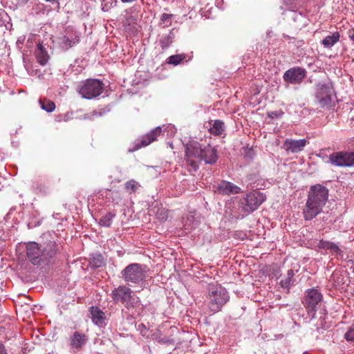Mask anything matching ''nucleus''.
Masks as SVG:
<instances>
[{
	"label": "nucleus",
	"mask_w": 354,
	"mask_h": 354,
	"mask_svg": "<svg viewBox=\"0 0 354 354\" xmlns=\"http://www.w3.org/2000/svg\"><path fill=\"white\" fill-rule=\"evenodd\" d=\"M344 338L347 342H354V326L349 327L348 330L344 334Z\"/></svg>",
	"instance_id": "38"
},
{
	"label": "nucleus",
	"mask_w": 354,
	"mask_h": 354,
	"mask_svg": "<svg viewBox=\"0 0 354 354\" xmlns=\"http://www.w3.org/2000/svg\"><path fill=\"white\" fill-rule=\"evenodd\" d=\"M162 129L160 127H156L150 133L138 138L134 142L133 147L129 149V151L133 152L138 150L141 147L148 146L149 144L156 140L157 137L160 135Z\"/></svg>",
	"instance_id": "13"
},
{
	"label": "nucleus",
	"mask_w": 354,
	"mask_h": 354,
	"mask_svg": "<svg viewBox=\"0 0 354 354\" xmlns=\"http://www.w3.org/2000/svg\"><path fill=\"white\" fill-rule=\"evenodd\" d=\"M59 246L55 241H49L42 247V264H55L59 259Z\"/></svg>",
	"instance_id": "8"
},
{
	"label": "nucleus",
	"mask_w": 354,
	"mask_h": 354,
	"mask_svg": "<svg viewBox=\"0 0 354 354\" xmlns=\"http://www.w3.org/2000/svg\"><path fill=\"white\" fill-rule=\"evenodd\" d=\"M157 217L159 220L165 221L168 218V212L167 210L160 209L157 212Z\"/></svg>",
	"instance_id": "40"
},
{
	"label": "nucleus",
	"mask_w": 354,
	"mask_h": 354,
	"mask_svg": "<svg viewBox=\"0 0 354 354\" xmlns=\"http://www.w3.org/2000/svg\"><path fill=\"white\" fill-rule=\"evenodd\" d=\"M124 3H130L136 1V0H120Z\"/></svg>",
	"instance_id": "49"
},
{
	"label": "nucleus",
	"mask_w": 354,
	"mask_h": 354,
	"mask_svg": "<svg viewBox=\"0 0 354 354\" xmlns=\"http://www.w3.org/2000/svg\"><path fill=\"white\" fill-rule=\"evenodd\" d=\"M353 271H354V266L353 267Z\"/></svg>",
	"instance_id": "51"
},
{
	"label": "nucleus",
	"mask_w": 354,
	"mask_h": 354,
	"mask_svg": "<svg viewBox=\"0 0 354 354\" xmlns=\"http://www.w3.org/2000/svg\"><path fill=\"white\" fill-rule=\"evenodd\" d=\"M0 354H8L4 345L0 343Z\"/></svg>",
	"instance_id": "46"
},
{
	"label": "nucleus",
	"mask_w": 354,
	"mask_h": 354,
	"mask_svg": "<svg viewBox=\"0 0 354 354\" xmlns=\"http://www.w3.org/2000/svg\"><path fill=\"white\" fill-rule=\"evenodd\" d=\"M90 313L93 322L99 327H104L106 326L105 313L97 306H91Z\"/></svg>",
	"instance_id": "19"
},
{
	"label": "nucleus",
	"mask_w": 354,
	"mask_h": 354,
	"mask_svg": "<svg viewBox=\"0 0 354 354\" xmlns=\"http://www.w3.org/2000/svg\"><path fill=\"white\" fill-rule=\"evenodd\" d=\"M218 192L223 195H230L232 194H239L241 192V188L232 183L223 180L217 187Z\"/></svg>",
	"instance_id": "18"
},
{
	"label": "nucleus",
	"mask_w": 354,
	"mask_h": 354,
	"mask_svg": "<svg viewBox=\"0 0 354 354\" xmlns=\"http://www.w3.org/2000/svg\"><path fill=\"white\" fill-rule=\"evenodd\" d=\"M292 279L286 277L285 279L281 280L280 284L283 288H289L292 285Z\"/></svg>",
	"instance_id": "42"
},
{
	"label": "nucleus",
	"mask_w": 354,
	"mask_h": 354,
	"mask_svg": "<svg viewBox=\"0 0 354 354\" xmlns=\"http://www.w3.org/2000/svg\"><path fill=\"white\" fill-rule=\"evenodd\" d=\"M140 187V184L134 179L127 181L124 185L125 191L129 194L135 193Z\"/></svg>",
	"instance_id": "28"
},
{
	"label": "nucleus",
	"mask_w": 354,
	"mask_h": 354,
	"mask_svg": "<svg viewBox=\"0 0 354 354\" xmlns=\"http://www.w3.org/2000/svg\"><path fill=\"white\" fill-rule=\"evenodd\" d=\"M339 33L335 32L331 35H328L324 38L321 43L325 48H330L339 40Z\"/></svg>",
	"instance_id": "25"
},
{
	"label": "nucleus",
	"mask_w": 354,
	"mask_h": 354,
	"mask_svg": "<svg viewBox=\"0 0 354 354\" xmlns=\"http://www.w3.org/2000/svg\"><path fill=\"white\" fill-rule=\"evenodd\" d=\"M284 115V112L282 110L269 111L267 113L269 119L274 120L275 118H281Z\"/></svg>",
	"instance_id": "37"
},
{
	"label": "nucleus",
	"mask_w": 354,
	"mask_h": 354,
	"mask_svg": "<svg viewBox=\"0 0 354 354\" xmlns=\"http://www.w3.org/2000/svg\"><path fill=\"white\" fill-rule=\"evenodd\" d=\"M88 342V337L79 331H75L70 337V346L74 352L82 350Z\"/></svg>",
	"instance_id": "15"
},
{
	"label": "nucleus",
	"mask_w": 354,
	"mask_h": 354,
	"mask_svg": "<svg viewBox=\"0 0 354 354\" xmlns=\"http://www.w3.org/2000/svg\"><path fill=\"white\" fill-rule=\"evenodd\" d=\"M46 2L50 3L53 6H55L54 9L59 10L60 8L59 0H45Z\"/></svg>",
	"instance_id": "44"
},
{
	"label": "nucleus",
	"mask_w": 354,
	"mask_h": 354,
	"mask_svg": "<svg viewBox=\"0 0 354 354\" xmlns=\"http://www.w3.org/2000/svg\"><path fill=\"white\" fill-rule=\"evenodd\" d=\"M104 83L100 79L90 78L82 82L80 88H104Z\"/></svg>",
	"instance_id": "22"
},
{
	"label": "nucleus",
	"mask_w": 354,
	"mask_h": 354,
	"mask_svg": "<svg viewBox=\"0 0 354 354\" xmlns=\"http://www.w3.org/2000/svg\"><path fill=\"white\" fill-rule=\"evenodd\" d=\"M183 223L185 230H191L195 227L196 221L193 215L189 214L183 218Z\"/></svg>",
	"instance_id": "31"
},
{
	"label": "nucleus",
	"mask_w": 354,
	"mask_h": 354,
	"mask_svg": "<svg viewBox=\"0 0 354 354\" xmlns=\"http://www.w3.org/2000/svg\"><path fill=\"white\" fill-rule=\"evenodd\" d=\"M26 257L32 264H42V246L36 242H29L26 245Z\"/></svg>",
	"instance_id": "12"
},
{
	"label": "nucleus",
	"mask_w": 354,
	"mask_h": 354,
	"mask_svg": "<svg viewBox=\"0 0 354 354\" xmlns=\"http://www.w3.org/2000/svg\"><path fill=\"white\" fill-rule=\"evenodd\" d=\"M39 103L41 108L48 113L53 111L55 109V103L46 98L39 99Z\"/></svg>",
	"instance_id": "30"
},
{
	"label": "nucleus",
	"mask_w": 354,
	"mask_h": 354,
	"mask_svg": "<svg viewBox=\"0 0 354 354\" xmlns=\"http://www.w3.org/2000/svg\"><path fill=\"white\" fill-rule=\"evenodd\" d=\"M174 33L171 30L169 34L162 35L159 41V44L162 49L168 48L173 41Z\"/></svg>",
	"instance_id": "29"
},
{
	"label": "nucleus",
	"mask_w": 354,
	"mask_h": 354,
	"mask_svg": "<svg viewBox=\"0 0 354 354\" xmlns=\"http://www.w3.org/2000/svg\"><path fill=\"white\" fill-rule=\"evenodd\" d=\"M23 62L27 73L30 75L37 76L38 77L42 75L41 70L38 68V66L35 63L28 60L25 57L23 58Z\"/></svg>",
	"instance_id": "24"
},
{
	"label": "nucleus",
	"mask_w": 354,
	"mask_h": 354,
	"mask_svg": "<svg viewBox=\"0 0 354 354\" xmlns=\"http://www.w3.org/2000/svg\"><path fill=\"white\" fill-rule=\"evenodd\" d=\"M328 198V189L324 185L310 186L303 214L306 221H310L320 214Z\"/></svg>",
	"instance_id": "1"
},
{
	"label": "nucleus",
	"mask_w": 354,
	"mask_h": 354,
	"mask_svg": "<svg viewBox=\"0 0 354 354\" xmlns=\"http://www.w3.org/2000/svg\"><path fill=\"white\" fill-rule=\"evenodd\" d=\"M306 75V71L299 66L292 67L286 71L283 74L285 82L290 84H299Z\"/></svg>",
	"instance_id": "14"
},
{
	"label": "nucleus",
	"mask_w": 354,
	"mask_h": 354,
	"mask_svg": "<svg viewBox=\"0 0 354 354\" xmlns=\"http://www.w3.org/2000/svg\"><path fill=\"white\" fill-rule=\"evenodd\" d=\"M348 38L354 42V28H351L347 32Z\"/></svg>",
	"instance_id": "45"
},
{
	"label": "nucleus",
	"mask_w": 354,
	"mask_h": 354,
	"mask_svg": "<svg viewBox=\"0 0 354 354\" xmlns=\"http://www.w3.org/2000/svg\"><path fill=\"white\" fill-rule=\"evenodd\" d=\"M317 247L319 249L329 250L330 252L336 255H343V252L339 246L336 243L329 241H325L324 239L320 240L317 243Z\"/></svg>",
	"instance_id": "21"
},
{
	"label": "nucleus",
	"mask_w": 354,
	"mask_h": 354,
	"mask_svg": "<svg viewBox=\"0 0 354 354\" xmlns=\"http://www.w3.org/2000/svg\"><path fill=\"white\" fill-rule=\"evenodd\" d=\"M147 266L144 264L132 263L129 264L120 272L121 278L127 285L131 287L140 286L147 275Z\"/></svg>",
	"instance_id": "2"
},
{
	"label": "nucleus",
	"mask_w": 354,
	"mask_h": 354,
	"mask_svg": "<svg viewBox=\"0 0 354 354\" xmlns=\"http://www.w3.org/2000/svg\"><path fill=\"white\" fill-rule=\"evenodd\" d=\"M173 15L163 13L160 17V26L163 28L169 27L171 25Z\"/></svg>",
	"instance_id": "34"
},
{
	"label": "nucleus",
	"mask_w": 354,
	"mask_h": 354,
	"mask_svg": "<svg viewBox=\"0 0 354 354\" xmlns=\"http://www.w3.org/2000/svg\"><path fill=\"white\" fill-rule=\"evenodd\" d=\"M333 280H334L335 282H337L338 283H339L340 282L343 283V282H342V279H339V277H337V279H335L336 274H334L333 275Z\"/></svg>",
	"instance_id": "48"
},
{
	"label": "nucleus",
	"mask_w": 354,
	"mask_h": 354,
	"mask_svg": "<svg viewBox=\"0 0 354 354\" xmlns=\"http://www.w3.org/2000/svg\"><path fill=\"white\" fill-rule=\"evenodd\" d=\"M35 56L37 62L41 66H45L48 63V61L50 58L46 49L41 44H38L37 45L35 50Z\"/></svg>",
	"instance_id": "20"
},
{
	"label": "nucleus",
	"mask_w": 354,
	"mask_h": 354,
	"mask_svg": "<svg viewBox=\"0 0 354 354\" xmlns=\"http://www.w3.org/2000/svg\"><path fill=\"white\" fill-rule=\"evenodd\" d=\"M5 14V11L2 9H0V19L3 17V15Z\"/></svg>",
	"instance_id": "50"
},
{
	"label": "nucleus",
	"mask_w": 354,
	"mask_h": 354,
	"mask_svg": "<svg viewBox=\"0 0 354 354\" xmlns=\"http://www.w3.org/2000/svg\"><path fill=\"white\" fill-rule=\"evenodd\" d=\"M78 94L87 100H91L99 96L102 92L101 90H77Z\"/></svg>",
	"instance_id": "27"
},
{
	"label": "nucleus",
	"mask_w": 354,
	"mask_h": 354,
	"mask_svg": "<svg viewBox=\"0 0 354 354\" xmlns=\"http://www.w3.org/2000/svg\"><path fill=\"white\" fill-rule=\"evenodd\" d=\"M218 160L217 150L210 145L203 146L201 160H204L206 164L213 165Z\"/></svg>",
	"instance_id": "16"
},
{
	"label": "nucleus",
	"mask_w": 354,
	"mask_h": 354,
	"mask_svg": "<svg viewBox=\"0 0 354 354\" xmlns=\"http://www.w3.org/2000/svg\"><path fill=\"white\" fill-rule=\"evenodd\" d=\"M115 217V214L114 212H109L100 218L99 225L104 227H110Z\"/></svg>",
	"instance_id": "26"
},
{
	"label": "nucleus",
	"mask_w": 354,
	"mask_h": 354,
	"mask_svg": "<svg viewBox=\"0 0 354 354\" xmlns=\"http://www.w3.org/2000/svg\"><path fill=\"white\" fill-rule=\"evenodd\" d=\"M80 33L74 28L68 26L64 35L58 38V44L63 50H66L80 41Z\"/></svg>",
	"instance_id": "9"
},
{
	"label": "nucleus",
	"mask_w": 354,
	"mask_h": 354,
	"mask_svg": "<svg viewBox=\"0 0 354 354\" xmlns=\"http://www.w3.org/2000/svg\"><path fill=\"white\" fill-rule=\"evenodd\" d=\"M290 15L294 21L299 23V25H306V19L301 12L290 11Z\"/></svg>",
	"instance_id": "32"
},
{
	"label": "nucleus",
	"mask_w": 354,
	"mask_h": 354,
	"mask_svg": "<svg viewBox=\"0 0 354 354\" xmlns=\"http://www.w3.org/2000/svg\"><path fill=\"white\" fill-rule=\"evenodd\" d=\"M209 131L212 134L221 136L225 131V124L220 120L210 121L209 122Z\"/></svg>",
	"instance_id": "23"
},
{
	"label": "nucleus",
	"mask_w": 354,
	"mask_h": 354,
	"mask_svg": "<svg viewBox=\"0 0 354 354\" xmlns=\"http://www.w3.org/2000/svg\"><path fill=\"white\" fill-rule=\"evenodd\" d=\"M44 4H36L32 7V13L39 14L44 10Z\"/></svg>",
	"instance_id": "43"
},
{
	"label": "nucleus",
	"mask_w": 354,
	"mask_h": 354,
	"mask_svg": "<svg viewBox=\"0 0 354 354\" xmlns=\"http://www.w3.org/2000/svg\"><path fill=\"white\" fill-rule=\"evenodd\" d=\"M92 266L95 268H100L104 265V257L102 254H95L91 261Z\"/></svg>",
	"instance_id": "36"
},
{
	"label": "nucleus",
	"mask_w": 354,
	"mask_h": 354,
	"mask_svg": "<svg viewBox=\"0 0 354 354\" xmlns=\"http://www.w3.org/2000/svg\"><path fill=\"white\" fill-rule=\"evenodd\" d=\"M203 146L198 142H193L189 144L186 147L187 162L194 170L198 168L197 162L192 160V157L198 158L201 160L203 153Z\"/></svg>",
	"instance_id": "11"
},
{
	"label": "nucleus",
	"mask_w": 354,
	"mask_h": 354,
	"mask_svg": "<svg viewBox=\"0 0 354 354\" xmlns=\"http://www.w3.org/2000/svg\"><path fill=\"white\" fill-rule=\"evenodd\" d=\"M315 97L319 106L321 108L330 109L335 106L337 102L336 94L334 90H318L316 93Z\"/></svg>",
	"instance_id": "10"
},
{
	"label": "nucleus",
	"mask_w": 354,
	"mask_h": 354,
	"mask_svg": "<svg viewBox=\"0 0 354 354\" xmlns=\"http://www.w3.org/2000/svg\"><path fill=\"white\" fill-rule=\"evenodd\" d=\"M111 297L114 303L121 302L127 309L131 310L140 306V298L132 294L130 288L126 286H120L112 290Z\"/></svg>",
	"instance_id": "3"
},
{
	"label": "nucleus",
	"mask_w": 354,
	"mask_h": 354,
	"mask_svg": "<svg viewBox=\"0 0 354 354\" xmlns=\"http://www.w3.org/2000/svg\"><path fill=\"white\" fill-rule=\"evenodd\" d=\"M208 291L210 310L214 313L219 311L229 299L227 290L220 285L209 284Z\"/></svg>",
	"instance_id": "4"
},
{
	"label": "nucleus",
	"mask_w": 354,
	"mask_h": 354,
	"mask_svg": "<svg viewBox=\"0 0 354 354\" xmlns=\"http://www.w3.org/2000/svg\"><path fill=\"white\" fill-rule=\"evenodd\" d=\"M322 300V295L317 289L311 288L306 291L303 304L309 315L314 317Z\"/></svg>",
	"instance_id": "6"
},
{
	"label": "nucleus",
	"mask_w": 354,
	"mask_h": 354,
	"mask_svg": "<svg viewBox=\"0 0 354 354\" xmlns=\"http://www.w3.org/2000/svg\"><path fill=\"white\" fill-rule=\"evenodd\" d=\"M306 143L307 141L305 139H287L284 142V147L288 151H291L292 153H297L304 149V147L306 145Z\"/></svg>",
	"instance_id": "17"
},
{
	"label": "nucleus",
	"mask_w": 354,
	"mask_h": 354,
	"mask_svg": "<svg viewBox=\"0 0 354 354\" xmlns=\"http://www.w3.org/2000/svg\"><path fill=\"white\" fill-rule=\"evenodd\" d=\"M294 272L292 270H288V273H287V277H288L289 279H292L293 277H294Z\"/></svg>",
	"instance_id": "47"
},
{
	"label": "nucleus",
	"mask_w": 354,
	"mask_h": 354,
	"mask_svg": "<svg viewBox=\"0 0 354 354\" xmlns=\"http://www.w3.org/2000/svg\"><path fill=\"white\" fill-rule=\"evenodd\" d=\"M158 342L163 344L174 345V340L167 337H160L158 339Z\"/></svg>",
	"instance_id": "41"
},
{
	"label": "nucleus",
	"mask_w": 354,
	"mask_h": 354,
	"mask_svg": "<svg viewBox=\"0 0 354 354\" xmlns=\"http://www.w3.org/2000/svg\"><path fill=\"white\" fill-rule=\"evenodd\" d=\"M102 1V10L104 12L109 11L111 8L117 6V0H101Z\"/></svg>",
	"instance_id": "35"
},
{
	"label": "nucleus",
	"mask_w": 354,
	"mask_h": 354,
	"mask_svg": "<svg viewBox=\"0 0 354 354\" xmlns=\"http://www.w3.org/2000/svg\"><path fill=\"white\" fill-rule=\"evenodd\" d=\"M185 59V54H178L169 56L167 59V63L177 66L180 64Z\"/></svg>",
	"instance_id": "33"
},
{
	"label": "nucleus",
	"mask_w": 354,
	"mask_h": 354,
	"mask_svg": "<svg viewBox=\"0 0 354 354\" xmlns=\"http://www.w3.org/2000/svg\"><path fill=\"white\" fill-rule=\"evenodd\" d=\"M266 199V196L259 191L248 193L245 196L240 199L239 207L242 212L248 214L256 210Z\"/></svg>",
	"instance_id": "5"
},
{
	"label": "nucleus",
	"mask_w": 354,
	"mask_h": 354,
	"mask_svg": "<svg viewBox=\"0 0 354 354\" xmlns=\"http://www.w3.org/2000/svg\"><path fill=\"white\" fill-rule=\"evenodd\" d=\"M102 113L97 112V111L95 110L90 113L85 114L83 117V119L92 120H94L95 118L102 116Z\"/></svg>",
	"instance_id": "39"
},
{
	"label": "nucleus",
	"mask_w": 354,
	"mask_h": 354,
	"mask_svg": "<svg viewBox=\"0 0 354 354\" xmlns=\"http://www.w3.org/2000/svg\"><path fill=\"white\" fill-rule=\"evenodd\" d=\"M329 162L336 167H354V151L334 152L329 156Z\"/></svg>",
	"instance_id": "7"
}]
</instances>
